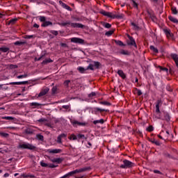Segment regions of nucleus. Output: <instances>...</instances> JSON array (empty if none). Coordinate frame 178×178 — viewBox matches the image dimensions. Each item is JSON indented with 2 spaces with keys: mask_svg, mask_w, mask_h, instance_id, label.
<instances>
[{
  "mask_svg": "<svg viewBox=\"0 0 178 178\" xmlns=\"http://www.w3.org/2000/svg\"><path fill=\"white\" fill-rule=\"evenodd\" d=\"M91 168L84 167L78 170L71 171L65 175L66 177H70L71 176H74L76 173H82L83 172H87V170H90Z\"/></svg>",
  "mask_w": 178,
  "mask_h": 178,
  "instance_id": "f257e3e1",
  "label": "nucleus"
},
{
  "mask_svg": "<svg viewBox=\"0 0 178 178\" xmlns=\"http://www.w3.org/2000/svg\"><path fill=\"white\" fill-rule=\"evenodd\" d=\"M100 13L101 15L110 17L111 19H122V17H123L122 15H113L112 13L106 12L104 10H101Z\"/></svg>",
  "mask_w": 178,
  "mask_h": 178,
  "instance_id": "f03ea898",
  "label": "nucleus"
},
{
  "mask_svg": "<svg viewBox=\"0 0 178 178\" xmlns=\"http://www.w3.org/2000/svg\"><path fill=\"white\" fill-rule=\"evenodd\" d=\"M123 164H122L120 168H121V169H130V168H133L134 166V163L125 159L123 160Z\"/></svg>",
  "mask_w": 178,
  "mask_h": 178,
  "instance_id": "7ed1b4c3",
  "label": "nucleus"
},
{
  "mask_svg": "<svg viewBox=\"0 0 178 178\" xmlns=\"http://www.w3.org/2000/svg\"><path fill=\"white\" fill-rule=\"evenodd\" d=\"M19 148L22 149H31V151H34L37 149V147L29 143H22L19 145Z\"/></svg>",
  "mask_w": 178,
  "mask_h": 178,
  "instance_id": "20e7f679",
  "label": "nucleus"
},
{
  "mask_svg": "<svg viewBox=\"0 0 178 178\" xmlns=\"http://www.w3.org/2000/svg\"><path fill=\"white\" fill-rule=\"evenodd\" d=\"M129 40H127V44L129 45H132L137 48V44H136V40H134V38L133 37L128 35Z\"/></svg>",
  "mask_w": 178,
  "mask_h": 178,
  "instance_id": "39448f33",
  "label": "nucleus"
},
{
  "mask_svg": "<svg viewBox=\"0 0 178 178\" xmlns=\"http://www.w3.org/2000/svg\"><path fill=\"white\" fill-rule=\"evenodd\" d=\"M70 26L72 27V29H84L86 26H84L82 24L80 23H72L70 24Z\"/></svg>",
  "mask_w": 178,
  "mask_h": 178,
  "instance_id": "423d86ee",
  "label": "nucleus"
},
{
  "mask_svg": "<svg viewBox=\"0 0 178 178\" xmlns=\"http://www.w3.org/2000/svg\"><path fill=\"white\" fill-rule=\"evenodd\" d=\"M71 123H72V126H74V127H77V126H86L85 122H80L75 120H71Z\"/></svg>",
  "mask_w": 178,
  "mask_h": 178,
  "instance_id": "0eeeda50",
  "label": "nucleus"
},
{
  "mask_svg": "<svg viewBox=\"0 0 178 178\" xmlns=\"http://www.w3.org/2000/svg\"><path fill=\"white\" fill-rule=\"evenodd\" d=\"M71 42H75V44H84V40L79 38H71Z\"/></svg>",
  "mask_w": 178,
  "mask_h": 178,
  "instance_id": "6e6552de",
  "label": "nucleus"
},
{
  "mask_svg": "<svg viewBox=\"0 0 178 178\" xmlns=\"http://www.w3.org/2000/svg\"><path fill=\"white\" fill-rule=\"evenodd\" d=\"M162 106V100L159 99L156 103V113H161L159 107Z\"/></svg>",
  "mask_w": 178,
  "mask_h": 178,
  "instance_id": "1a4fd4ad",
  "label": "nucleus"
},
{
  "mask_svg": "<svg viewBox=\"0 0 178 178\" xmlns=\"http://www.w3.org/2000/svg\"><path fill=\"white\" fill-rule=\"evenodd\" d=\"M49 91V89L48 88H43L39 93L38 97H44V95H47Z\"/></svg>",
  "mask_w": 178,
  "mask_h": 178,
  "instance_id": "9d476101",
  "label": "nucleus"
},
{
  "mask_svg": "<svg viewBox=\"0 0 178 178\" xmlns=\"http://www.w3.org/2000/svg\"><path fill=\"white\" fill-rule=\"evenodd\" d=\"M98 112H100V113H102V115H104L102 113L103 112H108V110H105L104 108H94V113L95 115H97L98 114Z\"/></svg>",
  "mask_w": 178,
  "mask_h": 178,
  "instance_id": "9b49d317",
  "label": "nucleus"
},
{
  "mask_svg": "<svg viewBox=\"0 0 178 178\" xmlns=\"http://www.w3.org/2000/svg\"><path fill=\"white\" fill-rule=\"evenodd\" d=\"M28 83H29V81H27L10 83V86H22V85H25V84H28Z\"/></svg>",
  "mask_w": 178,
  "mask_h": 178,
  "instance_id": "f8f14e48",
  "label": "nucleus"
},
{
  "mask_svg": "<svg viewBox=\"0 0 178 178\" xmlns=\"http://www.w3.org/2000/svg\"><path fill=\"white\" fill-rule=\"evenodd\" d=\"M47 152H49V154H60V152H62V149H47Z\"/></svg>",
  "mask_w": 178,
  "mask_h": 178,
  "instance_id": "ddd939ff",
  "label": "nucleus"
},
{
  "mask_svg": "<svg viewBox=\"0 0 178 178\" xmlns=\"http://www.w3.org/2000/svg\"><path fill=\"white\" fill-rule=\"evenodd\" d=\"M59 3L62 6L63 8H64V9L72 11V8H70V6H67L66 3H63L62 1H59Z\"/></svg>",
  "mask_w": 178,
  "mask_h": 178,
  "instance_id": "4468645a",
  "label": "nucleus"
},
{
  "mask_svg": "<svg viewBox=\"0 0 178 178\" xmlns=\"http://www.w3.org/2000/svg\"><path fill=\"white\" fill-rule=\"evenodd\" d=\"M63 137H66V134H61L60 136H58V138H57V143L58 144H62V138H63Z\"/></svg>",
  "mask_w": 178,
  "mask_h": 178,
  "instance_id": "2eb2a0df",
  "label": "nucleus"
},
{
  "mask_svg": "<svg viewBox=\"0 0 178 178\" xmlns=\"http://www.w3.org/2000/svg\"><path fill=\"white\" fill-rule=\"evenodd\" d=\"M165 34L167 35L168 38H170L172 37L173 34L170 33V30L169 29H163Z\"/></svg>",
  "mask_w": 178,
  "mask_h": 178,
  "instance_id": "dca6fc26",
  "label": "nucleus"
},
{
  "mask_svg": "<svg viewBox=\"0 0 178 178\" xmlns=\"http://www.w3.org/2000/svg\"><path fill=\"white\" fill-rule=\"evenodd\" d=\"M171 58H172L173 60H175L176 66L178 67V55L177 54H172Z\"/></svg>",
  "mask_w": 178,
  "mask_h": 178,
  "instance_id": "f3484780",
  "label": "nucleus"
},
{
  "mask_svg": "<svg viewBox=\"0 0 178 178\" xmlns=\"http://www.w3.org/2000/svg\"><path fill=\"white\" fill-rule=\"evenodd\" d=\"M51 161L53 163H62V162H63V159L58 158V159H51Z\"/></svg>",
  "mask_w": 178,
  "mask_h": 178,
  "instance_id": "a211bd4d",
  "label": "nucleus"
},
{
  "mask_svg": "<svg viewBox=\"0 0 178 178\" xmlns=\"http://www.w3.org/2000/svg\"><path fill=\"white\" fill-rule=\"evenodd\" d=\"M117 73L118 74H119L120 77H122V79H126V74H124V72H123V70H119Z\"/></svg>",
  "mask_w": 178,
  "mask_h": 178,
  "instance_id": "6ab92c4d",
  "label": "nucleus"
},
{
  "mask_svg": "<svg viewBox=\"0 0 178 178\" xmlns=\"http://www.w3.org/2000/svg\"><path fill=\"white\" fill-rule=\"evenodd\" d=\"M48 26H52V22L46 21L42 24V27H48Z\"/></svg>",
  "mask_w": 178,
  "mask_h": 178,
  "instance_id": "aec40b11",
  "label": "nucleus"
},
{
  "mask_svg": "<svg viewBox=\"0 0 178 178\" xmlns=\"http://www.w3.org/2000/svg\"><path fill=\"white\" fill-rule=\"evenodd\" d=\"M52 62H54V60L51 58H47L42 62V65H48V63H52Z\"/></svg>",
  "mask_w": 178,
  "mask_h": 178,
  "instance_id": "412c9836",
  "label": "nucleus"
},
{
  "mask_svg": "<svg viewBox=\"0 0 178 178\" xmlns=\"http://www.w3.org/2000/svg\"><path fill=\"white\" fill-rule=\"evenodd\" d=\"M98 123H100V124H104V123H105V120H104V119H101L93 121V124H98Z\"/></svg>",
  "mask_w": 178,
  "mask_h": 178,
  "instance_id": "4be33fe9",
  "label": "nucleus"
},
{
  "mask_svg": "<svg viewBox=\"0 0 178 178\" xmlns=\"http://www.w3.org/2000/svg\"><path fill=\"white\" fill-rule=\"evenodd\" d=\"M92 63H93V66L96 67L97 69H99V66H101V63L98 61H92Z\"/></svg>",
  "mask_w": 178,
  "mask_h": 178,
  "instance_id": "5701e85b",
  "label": "nucleus"
},
{
  "mask_svg": "<svg viewBox=\"0 0 178 178\" xmlns=\"http://www.w3.org/2000/svg\"><path fill=\"white\" fill-rule=\"evenodd\" d=\"M164 120H166V122H169V120H170V115H169V113H164Z\"/></svg>",
  "mask_w": 178,
  "mask_h": 178,
  "instance_id": "b1692460",
  "label": "nucleus"
},
{
  "mask_svg": "<svg viewBox=\"0 0 178 178\" xmlns=\"http://www.w3.org/2000/svg\"><path fill=\"white\" fill-rule=\"evenodd\" d=\"M168 18H169V20H170V22H172V23H178V19H176L175 17L172 16H170Z\"/></svg>",
  "mask_w": 178,
  "mask_h": 178,
  "instance_id": "393cba45",
  "label": "nucleus"
},
{
  "mask_svg": "<svg viewBox=\"0 0 178 178\" xmlns=\"http://www.w3.org/2000/svg\"><path fill=\"white\" fill-rule=\"evenodd\" d=\"M86 70H94V63H90L89 65L87 67Z\"/></svg>",
  "mask_w": 178,
  "mask_h": 178,
  "instance_id": "a878e982",
  "label": "nucleus"
},
{
  "mask_svg": "<svg viewBox=\"0 0 178 178\" xmlns=\"http://www.w3.org/2000/svg\"><path fill=\"white\" fill-rule=\"evenodd\" d=\"M39 20L42 23H45V22H47V18L45 17H44V16H40L39 17Z\"/></svg>",
  "mask_w": 178,
  "mask_h": 178,
  "instance_id": "bb28decb",
  "label": "nucleus"
},
{
  "mask_svg": "<svg viewBox=\"0 0 178 178\" xmlns=\"http://www.w3.org/2000/svg\"><path fill=\"white\" fill-rule=\"evenodd\" d=\"M120 54H121V55H130V53H129L127 50H121Z\"/></svg>",
  "mask_w": 178,
  "mask_h": 178,
  "instance_id": "cd10ccee",
  "label": "nucleus"
},
{
  "mask_svg": "<svg viewBox=\"0 0 178 178\" xmlns=\"http://www.w3.org/2000/svg\"><path fill=\"white\" fill-rule=\"evenodd\" d=\"M36 138H38V140H40V141H44V136L41 134H37Z\"/></svg>",
  "mask_w": 178,
  "mask_h": 178,
  "instance_id": "c85d7f7f",
  "label": "nucleus"
},
{
  "mask_svg": "<svg viewBox=\"0 0 178 178\" xmlns=\"http://www.w3.org/2000/svg\"><path fill=\"white\" fill-rule=\"evenodd\" d=\"M115 44H117V45H119L120 47H123L124 46V44H123V42L120 41V40H115Z\"/></svg>",
  "mask_w": 178,
  "mask_h": 178,
  "instance_id": "c756f323",
  "label": "nucleus"
},
{
  "mask_svg": "<svg viewBox=\"0 0 178 178\" xmlns=\"http://www.w3.org/2000/svg\"><path fill=\"white\" fill-rule=\"evenodd\" d=\"M99 104L101 105H106V106H111V103L108 102H100Z\"/></svg>",
  "mask_w": 178,
  "mask_h": 178,
  "instance_id": "7c9ffc66",
  "label": "nucleus"
},
{
  "mask_svg": "<svg viewBox=\"0 0 178 178\" xmlns=\"http://www.w3.org/2000/svg\"><path fill=\"white\" fill-rule=\"evenodd\" d=\"M25 133L26 134H33V133H34V131H33L32 129H31L30 128H28L25 130Z\"/></svg>",
  "mask_w": 178,
  "mask_h": 178,
  "instance_id": "2f4dec72",
  "label": "nucleus"
},
{
  "mask_svg": "<svg viewBox=\"0 0 178 178\" xmlns=\"http://www.w3.org/2000/svg\"><path fill=\"white\" fill-rule=\"evenodd\" d=\"M70 24H72V22H70V21H67L66 22H62L60 24V26H70Z\"/></svg>",
  "mask_w": 178,
  "mask_h": 178,
  "instance_id": "473e14b6",
  "label": "nucleus"
},
{
  "mask_svg": "<svg viewBox=\"0 0 178 178\" xmlns=\"http://www.w3.org/2000/svg\"><path fill=\"white\" fill-rule=\"evenodd\" d=\"M0 51H1V52H8L9 47H0Z\"/></svg>",
  "mask_w": 178,
  "mask_h": 178,
  "instance_id": "72a5a7b5",
  "label": "nucleus"
},
{
  "mask_svg": "<svg viewBox=\"0 0 178 178\" xmlns=\"http://www.w3.org/2000/svg\"><path fill=\"white\" fill-rule=\"evenodd\" d=\"M78 70H79V72H80V73H84V72H86V70H87V69H86L83 67H78Z\"/></svg>",
  "mask_w": 178,
  "mask_h": 178,
  "instance_id": "f704fd0d",
  "label": "nucleus"
},
{
  "mask_svg": "<svg viewBox=\"0 0 178 178\" xmlns=\"http://www.w3.org/2000/svg\"><path fill=\"white\" fill-rule=\"evenodd\" d=\"M151 51H153V52H155V54H158L159 51L158 49L155 48L154 46H150Z\"/></svg>",
  "mask_w": 178,
  "mask_h": 178,
  "instance_id": "c9c22d12",
  "label": "nucleus"
},
{
  "mask_svg": "<svg viewBox=\"0 0 178 178\" xmlns=\"http://www.w3.org/2000/svg\"><path fill=\"white\" fill-rule=\"evenodd\" d=\"M171 10H172L173 15H177L178 11H177V10L176 9V7H172V8H171Z\"/></svg>",
  "mask_w": 178,
  "mask_h": 178,
  "instance_id": "e433bc0d",
  "label": "nucleus"
},
{
  "mask_svg": "<svg viewBox=\"0 0 178 178\" xmlns=\"http://www.w3.org/2000/svg\"><path fill=\"white\" fill-rule=\"evenodd\" d=\"M24 44H26V42L17 41L14 43V45H24Z\"/></svg>",
  "mask_w": 178,
  "mask_h": 178,
  "instance_id": "4c0bfd02",
  "label": "nucleus"
},
{
  "mask_svg": "<svg viewBox=\"0 0 178 178\" xmlns=\"http://www.w3.org/2000/svg\"><path fill=\"white\" fill-rule=\"evenodd\" d=\"M113 33H114V31H108L106 32L105 35H108V37H110V35H112Z\"/></svg>",
  "mask_w": 178,
  "mask_h": 178,
  "instance_id": "58836bf2",
  "label": "nucleus"
},
{
  "mask_svg": "<svg viewBox=\"0 0 178 178\" xmlns=\"http://www.w3.org/2000/svg\"><path fill=\"white\" fill-rule=\"evenodd\" d=\"M16 22H17V18L12 19L9 21V24H15V23H16Z\"/></svg>",
  "mask_w": 178,
  "mask_h": 178,
  "instance_id": "ea45409f",
  "label": "nucleus"
},
{
  "mask_svg": "<svg viewBox=\"0 0 178 178\" xmlns=\"http://www.w3.org/2000/svg\"><path fill=\"white\" fill-rule=\"evenodd\" d=\"M132 2V5L134 8H138V4L134 1V0H131Z\"/></svg>",
  "mask_w": 178,
  "mask_h": 178,
  "instance_id": "a19ab883",
  "label": "nucleus"
},
{
  "mask_svg": "<svg viewBox=\"0 0 178 178\" xmlns=\"http://www.w3.org/2000/svg\"><path fill=\"white\" fill-rule=\"evenodd\" d=\"M40 166H42V168H48L49 165L42 161L40 162Z\"/></svg>",
  "mask_w": 178,
  "mask_h": 178,
  "instance_id": "79ce46f5",
  "label": "nucleus"
},
{
  "mask_svg": "<svg viewBox=\"0 0 178 178\" xmlns=\"http://www.w3.org/2000/svg\"><path fill=\"white\" fill-rule=\"evenodd\" d=\"M27 74H22V75H19V76H17V79H23V78H26L27 77Z\"/></svg>",
  "mask_w": 178,
  "mask_h": 178,
  "instance_id": "37998d69",
  "label": "nucleus"
},
{
  "mask_svg": "<svg viewBox=\"0 0 178 178\" xmlns=\"http://www.w3.org/2000/svg\"><path fill=\"white\" fill-rule=\"evenodd\" d=\"M34 38V35H26L24 37V38L27 39V40H30V38Z\"/></svg>",
  "mask_w": 178,
  "mask_h": 178,
  "instance_id": "c03bdc74",
  "label": "nucleus"
},
{
  "mask_svg": "<svg viewBox=\"0 0 178 178\" xmlns=\"http://www.w3.org/2000/svg\"><path fill=\"white\" fill-rule=\"evenodd\" d=\"M147 131H154V127H152V125L149 126L147 128Z\"/></svg>",
  "mask_w": 178,
  "mask_h": 178,
  "instance_id": "a18cd8bd",
  "label": "nucleus"
},
{
  "mask_svg": "<svg viewBox=\"0 0 178 178\" xmlns=\"http://www.w3.org/2000/svg\"><path fill=\"white\" fill-rule=\"evenodd\" d=\"M57 90H58V88H56V86L53 87L52 89H51L52 94H56Z\"/></svg>",
  "mask_w": 178,
  "mask_h": 178,
  "instance_id": "49530a36",
  "label": "nucleus"
},
{
  "mask_svg": "<svg viewBox=\"0 0 178 178\" xmlns=\"http://www.w3.org/2000/svg\"><path fill=\"white\" fill-rule=\"evenodd\" d=\"M150 19H152L153 22H156V17H155L154 15H150Z\"/></svg>",
  "mask_w": 178,
  "mask_h": 178,
  "instance_id": "de8ad7c7",
  "label": "nucleus"
},
{
  "mask_svg": "<svg viewBox=\"0 0 178 178\" xmlns=\"http://www.w3.org/2000/svg\"><path fill=\"white\" fill-rule=\"evenodd\" d=\"M131 26H133V27H134V29L135 30H138V26H137V24H136V23L132 22V23H131Z\"/></svg>",
  "mask_w": 178,
  "mask_h": 178,
  "instance_id": "09e8293b",
  "label": "nucleus"
},
{
  "mask_svg": "<svg viewBox=\"0 0 178 178\" xmlns=\"http://www.w3.org/2000/svg\"><path fill=\"white\" fill-rule=\"evenodd\" d=\"M40 104L37 103V102H33V103H31V106H40Z\"/></svg>",
  "mask_w": 178,
  "mask_h": 178,
  "instance_id": "8fccbe9b",
  "label": "nucleus"
},
{
  "mask_svg": "<svg viewBox=\"0 0 178 178\" xmlns=\"http://www.w3.org/2000/svg\"><path fill=\"white\" fill-rule=\"evenodd\" d=\"M70 140H77V136L74 134H72L70 138Z\"/></svg>",
  "mask_w": 178,
  "mask_h": 178,
  "instance_id": "3c124183",
  "label": "nucleus"
},
{
  "mask_svg": "<svg viewBox=\"0 0 178 178\" xmlns=\"http://www.w3.org/2000/svg\"><path fill=\"white\" fill-rule=\"evenodd\" d=\"M136 94L140 97V95H143V92L140 90L136 89Z\"/></svg>",
  "mask_w": 178,
  "mask_h": 178,
  "instance_id": "603ef678",
  "label": "nucleus"
},
{
  "mask_svg": "<svg viewBox=\"0 0 178 178\" xmlns=\"http://www.w3.org/2000/svg\"><path fill=\"white\" fill-rule=\"evenodd\" d=\"M152 143L153 144H155L156 145H161V143L159 141L155 140H152Z\"/></svg>",
  "mask_w": 178,
  "mask_h": 178,
  "instance_id": "864d4df0",
  "label": "nucleus"
},
{
  "mask_svg": "<svg viewBox=\"0 0 178 178\" xmlns=\"http://www.w3.org/2000/svg\"><path fill=\"white\" fill-rule=\"evenodd\" d=\"M159 68L161 69V70H163V72H166L168 73V69L166 67H162L161 66L159 67Z\"/></svg>",
  "mask_w": 178,
  "mask_h": 178,
  "instance_id": "5fc2aeb1",
  "label": "nucleus"
},
{
  "mask_svg": "<svg viewBox=\"0 0 178 178\" xmlns=\"http://www.w3.org/2000/svg\"><path fill=\"white\" fill-rule=\"evenodd\" d=\"M50 33L53 34L54 35H58V31H50Z\"/></svg>",
  "mask_w": 178,
  "mask_h": 178,
  "instance_id": "6e6d98bb",
  "label": "nucleus"
},
{
  "mask_svg": "<svg viewBox=\"0 0 178 178\" xmlns=\"http://www.w3.org/2000/svg\"><path fill=\"white\" fill-rule=\"evenodd\" d=\"M3 119H5L6 120H13V117H3Z\"/></svg>",
  "mask_w": 178,
  "mask_h": 178,
  "instance_id": "4d7b16f0",
  "label": "nucleus"
},
{
  "mask_svg": "<svg viewBox=\"0 0 178 178\" xmlns=\"http://www.w3.org/2000/svg\"><path fill=\"white\" fill-rule=\"evenodd\" d=\"M104 27H106V29H111V27H112V25H111V24L109 23H106L105 24Z\"/></svg>",
  "mask_w": 178,
  "mask_h": 178,
  "instance_id": "13d9d810",
  "label": "nucleus"
},
{
  "mask_svg": "<svg viewBox=\"0 0 178 178\" xmlns=\"http://www.w3.org/2000/svg\"><path fill=\"white\" fill-rule=\"evenodd\" d=\"M69 83H70V80H66L64 82V84H65V87H69Z\"/></svg>",
  "mask_w": 178,
  "mask_h": 178,
  "instance_id": "bf43d9fd",
  "label": "nucleus"
},
{
  "mask_svg": "<svg viewBox=\"0 0 178 178\" xmlns=\"http://www.w3.org/2000/svg\"><path fill=\"white\" fill-rule=\"evenodd\" d=\"M45 55H46L45 53L42 54L40 56V57H39V58H38V61L41 60V59H42V58H44V57H45Z\"/></svg>",
  "mask_w": 178,
  "mask_h": 178,
  "instance_id": "052dcab7",
  "label": "nucleus"
},
{
  "mask_svg": "<svg viewBox=\"0 0 178 178\" xmlns=\"http://www.w3.org/2000/svg\"><path fill=\"white\" fill-rule=\"evenodd\" d=\"M38 122H39L40 123H42V122H47V119L41 118V119L38 120Z\"/></svg>",
  "mask_w": 178,
  "mask_h": 178,
  "instance_id": "680f3d73",
  "label": "nucleus"
},
{
  "mask_svg": "<svg viewBox=\"0 0 178 178\" xmlns=\"http://www.w3.org/2000/svg\"><path fill=\"white\" fill-rule=\"evenodd\" d=\"M95 95H96L95 92H91V93L88 95V97H89V98H91L92 97H95Z\"/></svg>",
  "mask_w": 178,
  "mask_h": 178,
  "instance_id": "e2e57ef3",
  "label": "nucleus"
},
{
  "mask_svg": "<svg viewBox=\"0 0 178 178\" xmlns=\"http://www.w3.org/2000/svg\"><path fill=\"white\" fill-rule=\"evenodd\" d=\"M10 69H16V68H17V65H10Z\"/></svg>",
  "mask_w": 178,
  "mask_h": 178,
  "instance_id": "0e129e2a",
  "label": "nucleus"
},
{
  "mask_svg": "<svg viewBox=\"0 0 178 178\" xmlns=\"http://www.w3.org/2000/svg\"><path fill=\"white\" fill-rule=\"evenodd\" d=\"M154 173H156L158 175H162V172L158 170H154Z\"/></svg>",
  "mask_w": 178,
  "mask_h": 178,
  "instance_id": "69168bd1",
  "label": "nucleus"
},
{
  "mask_svg": "<svg viewBox=\"0 0 178 178\" xmlns=\"http://www.w3.org/2000/svg\"><path fill=\"white\" fill-rule=\"evenodd\" d=\"M0 134L2 136V137H8L9 136V134L6 133H1Z\"/></svg>",
  "mask_w": 178,
  "mask_h": 178,
  "instance_id": "338daca9",
  "label": "nucleus"
},
{
  "mask_svg": "<svg viewBox=\"0 0 178 178\" xmlns=\"http://www.w3.org/2000/svg\"><path fill=\"white\" fill-rule=\"evenodd\" d=\"M63 109H69L70 106L69 105L63 106Z\"/></svg>",
  "mask_w": 178,
  "mask_h": 178,
  "instance_id": "774afa93",
  "label": "nucleus"
}]
</instances>
